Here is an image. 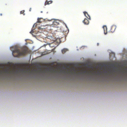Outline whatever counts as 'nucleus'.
Returning <instances> with one entry per match:
<instances>
[{"label": "nucleus", "mask_w": 127, "mask_h": 127, "mask_svg": "<svg viewBox=\"0 0 127 127\" xmlns=\"http://www.w3.org/2000/svg\"><path fill=\"white\" fill-rule=\"evenodd\" d=\"M64 71V72H65V70L64 71Z\"/></svg>", "instance_id": "nucleus-18"}, {"label": "nucleus", "mask_w": 127, "mask_h": 127, "mask_svg": "<svg viewBox=\"0 0 127 127\" xmlns=\"http://www.w3.org/2000/svg\"><path fill=\"white\" fill-rule=\"evenodd\" d=\"M42 19V18H38L37 19L38 21H37V22L38 23H41V19Z\"/></svg>", "instance_id": "nucleus-9"}, {"label": "nucleus", "mask_w": 127, "mask_h": 127, "mask_svg": "<svg viewBox=\"0 0 127 127\" xmlns=\"http://www.w3.org/2000/svg\"><path fill=\"white\" fill-rule=\"evenodd\" d=\"M84 13L85 16L89 19L90 20V17L89 15L88 14V13L86 12H84Z\"/></svg>", "instance_id": "nucleus-2"}, {"label": "nucleus", "mask_w": 127, "mask_h": 127, "mask_svg": "<svg viewBox=\"0 0 127 127\" xmlns=\"http://www.w3.org/2000/svg\"><path fill=\"white\" fill-rule=\"evenodd\" d=\"M41 28H42V29H43V28H40V27H39V29H41Z\"/></svg>", "instance_id": "nucleus-14"}, {"label": "nucleus", "mask_w": 127, "mask_h": 127, "mask_svg": "<svg viewBox=\"0 0 127 127\" xmlns=\"http://www.w3.org/2000/svg\"><path fill=\"white\" fill-rule=\"evenodd\" d=\"M72 72V70H70V73H71V72Z\"/></svg>", "instance_id": "nucleus-15"}, {"label": "nucleus", "mask_w": 127, "mask_h": 127, "mask_svg": "<svg viewBox=\"0 0 127 127\" xmlns=\"http://www.w3.org/2000/svg\"><path fill=\"white\" fill-rule=\"evenodd\" d=\"M6 72H7V71H7V70H6Z\"/></svg>", "instance_id": "nucleus-20"}, {"label": "nucleus", "mask_w": 127, "mask_h": 127, "mask_svg": "<svg viewBox=\"0 0 127 127\" xmlns=\"http://www.w3.org/2000/svg\"><path fill=\"white\" fill-rule=\"evenodd\" d=\"M31 9H31V8H30V9H29V11H31Z\"/></svg>", "instance_id": "nucleus-13"}, {"label": "nucleus", "mask_w": 127, "mask_h": 127, "mask_svg": "<svg viewBox=\"0 0 127 127\" xmlns=\"http://www.w3.org/2000/svg\"><path fill=\"white\" fill-rule=\"evenodd\" d=\"M87 72V71H86V70H85V71H84L83 72L84 73H86Z\"/></svg>", "instance_id": "nucleus-12"}, {"label": "nucleus", "mask_w": 127, "mask_h": 127, "mask_svg": "<svg viewBox=\"0 0 127 127\" xmlns=\"http://www.w3.org/2000/svg\"><path fill=\"white\" fill-rule=\"evenodd\" d=\"M83 22L85 24L88 25L89 23V21L87 19H85L83 21Z\"/></svg>", "instance_id": "nucleus-3"}, {"label": "nucleus", "mask_w": 127, "mask_h": 127, "mask_svg": "<svg viewBox=\"0 0 127 127\" xmlns=\"http://www.w3.org/2000/svg\"><path fill=\"white\" fill-rule=\"evenodd\" d=\"M33 30H32L30 32V33L32 34L34 32Z\"/></svg>", "instance_id": "nucleus-11"}, {"label": "nucleus", "mask_w": 127, "mask_h": 127, "mask_svg": "<svg viewBox=\"0 0 127 127\" xmlns=\"http://www.w3.org/2000/svg\"><path fill=\"white\" fill-rule=\"evenodd\" d=\"M53 24L55 25H58L59 24V21L54 20L53 22Z\"/></svg>", "instance_id": "nucleus-6"}, {"label": "nucleus", "mask_w": 127, "mask_h": 127, "mask_svg": "<svg viewBox=\"0 0 127 127\" xmlns=\"http://www.w3.org/2000/svg\"><path fill=\"white\" fill-rule=\"evenodd\" d=\"M28 50V48L26 47L17 48L12 51V54L14 57H19L21 56H24Z\"/></svg>", "instance_id": "nucleus-1"}, {"label": "nucleus", "mask_w": 127, "mask_h": 127, "mask_svg": "<svg viewBox=\"0 0 127 127\" xmlns=\"http://www.w3.org/2000/svg\"><path fill=\"white\" fill-rule=\"evenodd\" d=\"M34 25H35V24H34V25H33V27H34Z\"/></svg>", "instance_id": "nucleus-21"}, {"label": "nucleus", "mask_w": 127, "mask_h": 127, "mask_svg": "<svg viewBox=\"0 0 127 127\" xmlns=\"http://www.w3.org/2000/svg\"><path fill=\"white\" fill-rule=\"evenodd\" d=\"M103 28L104 33L105 34H106L107 33V27L106 26H104Z\"/></svg>", "instance_id": "nucleus-4"}, {"label": "nucleus", "mask_w": 127, "mask_h": 127, "mask_svg": "<svg viewBox=\"0 0 127 127\" xmlns=\"http://www.w3.org/2000/svg\"><path fill=\"white\" fill-rule=\"evenodd\" d=\"M98 45H99V44H98V43H97V45L98 46Z\"/></svg>", "instance_id": "nucleus-19"}, {"label": "nucleus", "mask_w": 127, "mask_h": 127, "mask_svg": "<svg viewBox=\"0 0 127 127\" xmlns=\"http://www.w3.org/2000/svg\"><path fill=\"white\" fill-rule=\"evenodd\" d=\"M116 28V27L114 26H112L111 29V30L112 32L114 31Z\"/></svg>", "instance_id": "nucleus-7"}, {"label": "nucleus", "mask_w": 127, "mask_h": 127, "mask_svg": "<svg viewBox=\"0 0 127 127\" xmlns=\"http://www.w3.org/2000/svg\"><path fill=\"white\" fill-rule=\"evenodd\" d=\"M52 0H50L48 1L47 0L45 2V5H46L47 4H49L52 3Z\"/></svg>", "instance_id": "nucleus-5"}, {"label": "nucleus", "mask_w": 127, "mask_h": 127, "mask_svg": "<svg viewBox=\"0 0 127 127\" xmlns=\"http://www.w3.org/2000/svg\"><path fill=\"white\" fill-rule=\"evenodd\" d=\"M24 10L20 12V14H23L24 15H25V14L24 13Z\"/></svg>", "instance_id": "nucleus-10"}, {"label": "nucleus", "mask_w": 127, "mask_h": 127, "mask_svg": "<svg viewBox=\"0 0 127 127\" xmlns=\"http://www.w3.org/2000/svg\"><path fill=\"white\" fill-rule=\"evenodd\" d=\"M67 71H69V70H68H68H67Z\"/></svg>", "instance_id": "nucleus-22"}, {"label": "nucleus", "mask_w": 127, "mask_h": 127, "mask_svg": "<svg viewBox=\"0 0 127 127\" xmlns=\"http://www.w3.org/2000/svg\"><path fill=\"white\" fill-rule=\"evenodd\" d=\"M2 15V14H1H1H0V16H1Z\"/></svg>", "instance_id": "nucleus-16"}, {"label": "nucleus", "mask_w": 127, "mask_h": 127, "mask_svg": "<svg viewBox=\"0 0 127 127\" xmlns=\"http://www.w3.org/2000/svg\"><path fill=\"white\" fill-rule=\"evenodd\" d=\"M68 50L67 49L64 48L62 50V53L64 54Z\"/></svg>", "instance_id": "nucleus-8"}, {"label": "nucleus", "mask_w": 127, "mask_h": 127, "mask_svg": "<svg viewBox=\"0 0 127 127\" xmlns=\"http://www.w3.org/2000/svg\"><path fill=\"white\" fill-rule=\"evenodd\" d=\"M55 70H53V71L54 72H55Z\"/></svg>", "instance_id": "nucleus-17"}]
</instances>
